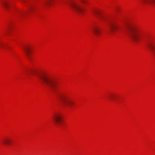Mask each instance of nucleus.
I'll return each mask as SVG.
<instances>
[{
	"label": "nucleus",
	"mask_w": 155,
	"mask_h": 155,
	"mask_svg": "<svg viewBox=\"0 0 155 155\" xmlns=\"http://www.w3.org/2000/svg\"><path fill=\"white\" fill-rule=\"evenodd\" d=\"M128 31L130 37L135 42H137L144 39V34L138 27L135 26H130Z\"/></svg>",
	"instance_id": "obj_1"
},
{
	"label": "nucleus",
	"mask_w": 155,
	"mask_h": 155,
	"mask_svg": "<svg viewBox=\"0 0 155 155\" xmlns=\"http://www.w3.org/2000/svg\"><path fill=\"white\" fill-rule=\"evenodd\" d=\"M38 77L41 80V83L45 86L54 91L58 84L56 80L54 78L47 76L44 74H39Z\"/></svg>",
	"instance_id": "obj_2"
},
{
	"label": "nucleus",
	"mask_w": 155,
	"mask_h": 155,
	"mask_svg": "<svg viewBox=\"0 0 155 155\" xmlns=\"http://www.w3.org/2000/svg\"><path fill=\"white\" fill-rule=\"evenodd\" d=\"M59 98L64 105L67 107H71L74 104L73 101L65 94H60Z\"/></svg>",
	"instance_id": "obj_3"
},
{
	"label": "nucleus",
	"mask_w": 155,
	"mask_h": 155,
	"mask_svg": "<svg viewBox=\"0 0 155 155\" xmlns=\"http://www.w3.org/2000/svg\"><path fill=\"white\" fill-rule=\"evenodd\" d=\"M70 6L74 11L78 14L81 15L83 12L80 3L72 2Z\"/></svg>",
	"instance_id": "obj_4"
},
{
	"label": "nucleus",
	"mask_w": 155,
	"mask_h": 155,
	"mask_svg": "<svg viewBox=\"0 0 155 155\" xmlns=\"http://www.w3.org/2000/svg\"><path fill=\"white\" fill-rule=\"evenodd\" d=\"M62 116L59 113L54 114L52 117V119L55 124L56 125H60L62 122Z\"/></svg>",
	"instance_id": "obj_5"
},
{
	"label": "nucleus",
	"mask_w": 155,
	"mask_h": 155,
	"mask_svg": "<svg viewBox=\"0 0 155 155\" xmlns=\"http://www.w3.org/2000/svg\"><path fill=\"white\" fill-rule=\"evenodd\" d=\"M23 50L27 58L28 59H30L31 58V47L29 45H26L23 47Z\"/></svg>",
	"instance_id": "obj_6"
},
{
	"label": "nucleus",
	"mask_w": 155,
	"mask_h": 155,
	"mask_svg": "<svg viewBox=\"0 0 155 155\" xmlns=\"http://www.w3.org/2000/svg\"><path fill=\"white\" fill-rule=\"evenodd\" d=\"M108 25L110 31L116 33L120 28L119 26L115 23H110Z\"/></svg>",
	"instance_id": "obj_7"
},
{
	"label": "nucleus",
	"mask_w": 155,
	"mask_h": 155,
	"mask_svg": "<svg viewBox=\"0 0 155 155\" xmlns=\"http://www.w3.org/2000/svg\"><path fill=\"white\" fill-rule=\"evenodd\" d=\"M141 2L144 5H150L155 8V0H141Z\"/></svg>",
	"instance_id": "obj_8"
},
{
	"label": "nucleus",
	"mask_w": 155,
	"mask_h": 155,
	"mask_svg": "<svg viewBox=\"0 0 155 155\" xmlns=\"http://www.w3.org/2000/svg\"><path fill=\"white\" fill-rule=\"evenodd\" d=\"M2 3L6 9L8 11L10 5V1L9 0H3L2 2Z\"/></svg>",
	"instance_id": "obj_9"
},
{
	"label": "nucleus",
	"mask_w": 155,
	"mask_h": 155,
	"mask_svg": "<svg viewBox=\"0 0 155 155\" xmlns=\"http://www.w3.org/2000/svg\"><path fill=\"white\" fill-rule=\"evenodd\" d=\"M92 31L97 36H99L101 32L100 28L97 26L93 27Z\"/></svg>",
	"instance_id": "obj_10"
},
{
	"label": "nucleus",
	"mask_w": 155,
	"mask_h": 155,
	"mask_svg": "<svg viewBox=\"0 0 155 155\" xmlns=\"http://www.w3.org/2000/svg\"><path fill=\"white\" fill-rule=\"evenodd\" d=\"M147 46L151 50L155 56V44L153 42H150L147 44Z\"/></svg>",
	"instance_id": "obj_11"
},
{
	"label": "nucleus",
	"mask_w": 155,
	"mask_h": 155,
	"mask_svg": "<svg viewBox=\"0 0 155 155\" xmlns=\"http://www.w3.org/2000/svg\"><path fill=\"white\" fill-rule=\"evenodd\" d=\"M2 141V144L6 145L10 144L11 140L9 138H6L3 139Z\"/></svg>",
	"instance_id": "obj_12"
},
{
	"label": "nucleus",
	"mask_w": 155,
	"mask_h": 155,
	"mask_svg": "<svg viewBox=\"0 0 155 155\" xmlns=\"http://www.w3.org/2000/svg\"><path fill=\"white\" fill-rule=\"evenodd\" d=\"M37 73L36 71L34 70L30 69L27 71L26 73L25 74L26 75L28 74H35Z\"/></svg>",
	"instance_id": "obj_13"
},
{
	"label": "nucleus",
	"mask_w": 155,
	"mask_h": 155,
	"mask_svg": "<svg viewBox=\"0 0 155 155\" xmlns=\"http://www.w3.org/2000/svg\"><path fill=\"white\" fill-rule=\"evenodd\" d=\"M53 2L52 0H49L47 1L45 3V5L46 6H48L51 5V2Z\"/></svg>",
	"instance_id": "obj_14"
},
{
	"label": "nucleus",
	"mask_w": 155,
	"mask_h": 155,
	"mask_svg": "<svg viewBox=\"0 0 155 155\" xmlns=\"http://www.w3.org/2000/svg\"><path fill=\"white\" fill-rule=\"evenodd\" d=\"M108 97L110 99L114 100L115 98V95L114 94H110L109 96Z\"/></svg>",
	"instance_id": "obj_15"
},
{
	"label": "nucleus",
	"mask_w": 155,
	"mask_h": 155,
	"mask_svg": "<svg viewBox=\"0 0 155 155\" xmlns=\"http://www.w3.org/2000/svg\"><path fill=\"white\" fill-rule=\"evenodd\" d=\"M93 12L94 15H98L100 14L99 11L98 10H94Z\"/></svg>",
	"instance_id": "obj_16"
},
{
	"label": "nucleus",
	"mask_w": 155,
	"mask_h": 155,
	"mask_svg": "<svg viewBox=\"0 0 155 155\" xmlns=\"http://www.w3.org/2000/svg\"><path fill=\"white\" fill-rule=\"evenodd\" d=\"M25 14V13L21 11H19V13H18V14H17V15L18 17H20L21 16H22L23 15H24Z\"/></svg>",
	"instance_id": "obj_17"
},
{
	"label": "nucleus",
	"mask_w": 155,
	"mask_h": 155,
	"mask_svg": "<svg viewBox=\"0 0 155 155\" xmlns=\"http://www.w3.org/2000/svg\"><path fill=\"white\" fill-rule=\"evenodd\" d=\"M35 8V7L34 6L32 5L30 7L29 10L30 11H33L34 10Z\"/></svg>",
	"instance_id": "obj_18"
},
{
	"label": "nucleus",
	"mask_w": 155,
	"mask_h": 155,
	"mask_svg": "<svg viewBox=\"0 0 155 155\" xmlns=\"http://www.w3.org/2000/svg\"><path fill=\"white\" fill-rule=\"evenodd\" d=\"M81 2L83 3H85V2H86V1L85 0H81Z\"/></svg>",
	"instance_id": "obj_19"
},
{
	"label": "nucleus",
	"mask_w": 155,
	"mask_h": 155,
	"mask_svg": "<svg viewBox=\"0 0 155 155\" xmlns=\"http://www.w3.org/2000/svg\"><path fill=\"white\" fill-rule=\"evenodd\" d=\"M3 44H0V46H3Z\"/></svg>",
	"instance_id": "obj_20"
},
{
	"label": "nucleus",
	"mask_w": 155,
	"mask_h": 155,
	"mask_svg": "<svg viewBox=\"0 0 155 155\" xmlns=\"http://www.w3.org/2000/svg\"><path fill=\"white\" fill-rule=\"evenodd\" d=\"M22 2H25V1L23 0H22Z\"/></svg>",
	"instance_id": "obj_21"
}]
</instances>
